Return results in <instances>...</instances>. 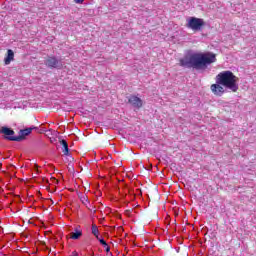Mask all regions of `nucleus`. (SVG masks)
Returning <instances> with one entry per match:
<instances>
[{
	"mask_svg": "<svg viewBox=\"0 0 256 256\" xmlns=\"http://www.w3.org/2000/svg\"><path fill=\"white\" fill-rule=\"evenodd\" d=\"M14 57L15 53L13 52V50L9 49L7 51V57L4 59L5 65H9L11 61H13Z\"/></svg>",
	"mask_w": 256,
	"mask_h": 256,
	"instance_id": "9",
	"label": "nucleus"
},
{
	"mask_svg": "<svg viewBox=\"0 0 256 256\" xmlns=\"http://www.w3.org/2000/svg\"><path fill=\"white\" fill-rule=\"evenodd\" d=\"M83 235V232L81 230L75 229L74 232L70 233V238L77 240Z\"/></svg>",
	"mask_w": 256,
	"mask_h": 256,
	"instance_id": "11",
	"label": "nucleus"
},
{
	"mask_svg": "<svg viewBox=\"0 0 256 256\" xmlns=\"http://www.w3.org/2000/svg\"><path fill=\"white\" fill-rule=\"evenodd\" d=\"M92 235H94V237H96V239H99V228L97 227V225L92 224Z\"/></svg>",
	"mask_w": 256,
	"mask_h": 256,
	"instance_id": "13",
	"label": "nucleus"
},
{
	"mask_svg": "<svg viewBox=\"0 0 256 256\" xmlns=\"http://www.w3.org/2000/svg\"><path fill=\"white\" fill-rule=\"evenodd\" d=\"M33 129H36V128L35 127H30V128L20 130L18 136H16V137H13V136L7 137V140L8 141L21 142V141H23V139H25V137H27V135H31V131H33Z\"/></svg>",
	"mask_w": 256,
	"mask_h": 256,
	"instance_id": "4",
	"label": "nucleus"
},
{
	"mask_svg": "<svg viewBox=\"0 0 256 256\" xmlns=\"http://www.w3.org/2000/svg\"><path fill=\"white\" fill-rule=\"evenodd\" d=\"M98 241H99V243L101 244V245H103V247H107V242L103 239V238H100L99 237V239H97Z\"/></svg>",
	"mask_w": 256,
	"mask_h": 256,
	"instance_id": "14",
	"label": "nucleus"
},
{
	"mask_svg": "<svg viewBox=\"0 0 256 256\" xmlns=\"http://www.w3.org/2000/svg\"><path fill=\"white\" fill-rule=\"evenodd\" d=\"M205 25V22L201 18L191 17L188 19L187 28L192 31H201V27Z\"/></svg>",
	"mask_w": 256,
	"mask_h": 256,
	"instance_id": "3",
	"label": "nucleus"
},
{
	"mask_svg": "<svg viewBox=\"0 0 256 256\" xmlns=\"http://www.w3.org/2000/svg\"><path fill=\"white\" fill-rule=\"evenodd\" d=\"M5 107H7V106H5V104L0 103V109H5Z\"/></svg>",
	"mask_w": 256,
	"mask_h": 256,
	"instance_id": "16",
	"label": "nucleus"
},
{
	"mask_svg": "<svg viewBox=\"0 0 256 256\" xmlns=\"http://www.w3.org/2000/svg\"><path fill=\"white\" fill-rule=\"evenodd\" d=\"M45 65L50 69H61V67H63V61L55 57H48L45 61Z\"/></svg>",
	"mask_w": 256,
	"mask_h": 256,
	"instance_id": "5",
	"label": "nucleus"
},
{
	"mask_svg": "<svg viewBox=\"0 0 256 256\" xmlns=\"http://www.w3.org/2000/svg\"><path fill=\"white\" fill-rule=\"evenodd\" d=\"M79 199H80L81 203H83V205H85V207H87V209H90L89 208L90 202H89V198L87 197V195L80 194Z\"/></svg>",
	"mask_w": 256,
	"mask_h": 256,
	"instance_id": "10",
	"label": "nucleus"
},
{
	"mask_svg": "<svg viewBox=\"0 0 256 256\" xmlns=\"http://www.w3.org/2000/svg\"><path fill=\"white\" fill-rule=\"evenodd\" d=\"M61 145L63 147L62 152L64 153V155H69V145L67 144V141L62 140Z\"/></svg>",
	"mask_w": 256,
	"mask_h": 256,
	"instance_id": "12",
	"label": "nucleus"
},
{
	"mask_svg": "<svg viewBox=\"0 0 256 256\" xmlns=\"http://www.w3.org/2000/svg\"><path fill=\"white\" fill-rule=\"evenodd\" d=\"M211 91L214 93V95L221 97V95L225 93V88H223L220 83H216L211 85Z\"/></svg>",
	"mask_w": 256,
	"mask_h": 256,
	"instance_id": "7",
	"label": "nucleus"
},
{
	"mask_svg": "<svg viewBox=\"0 0 256 256\" xmlns=\"http://www.w3.org/2000/svg\"><path fill=\"white\" fill-rule=\"evenodd\" d=\"M128 103L132 105L135 109H141L143 107V100L137 96H130L128 99Z\"/></svg>",
	"mask_w": 256,
	"mask_h": 256,
	"instance_id": "6",
	"label": "nucleus"
},
{
	"mask_svg": "<svg viewBox=\"0 0 256 256\" xmlns=\"http://www.w3.org/2000/svg\"><path fill=\"white\" fill-rule=\"evenodd\" d=\"M0 133L2 135H5V139H7V137H17V136H13V135H15V131H13V129L6 127V126H4L0 129Z\"/></svg>",
	"mask_w": 256,
	"mask_h": 256,
	"instance_id": "8",
	"label": "nucleus"
},
{
	"mask_svg": "<svg viewBox=\"0 0 256 256\" xmlns=\"http://www.w3.org/2000/svg\"><path fill=\"white\" fill-rule=\"evenodd\" d=\"M85 0H74V3H77L78 5H81Z\"/></svg>",
	"mask_w": 256,
	"mask_h": 256,
	"instance_id": "15",
	"label": "nucleus"
},
{
	"mask_svg": "<svg viewBox=\"0 0 256 256\" xmlns=\"http://www.w3.org/2000/svg\"><path fill=\"white\" fill-rule=\"evenodd\" d=\"M237 81H239V78L233 75V72L231 71H223L216 76V83H220L221 85H223V87L229 89L233 93H237V91L239 90V85H237Z\"/></svg>",
	"mask_w": 256,
	"mask_h": 256,
	"instance_id": "2",
	"label": "nucleus"
},
{
	"mask_svg": "<svg viewBox=\"0 0 256 256\" xmlns=\"http://www.w3.org/2000/svg\"><path fill=\"white\" fill-rule=\"evenodd\" d=\"M106 251H107V253H109V251H110V248H109L108 244H107V247H106Z\"/></svg>",
	"mask_w": 256,
	"mask_h": 256,
	"instance_id": "17",
	"label": "nucleus"
},
{
	"mask_svg": "<svg viewBox=\"0 0 256 256\" xmlns=\"http://www.w3.org/2000/svg\"><path fill=\"white\" fill-rule=\"evenodd\" d=\"M217 58L215 54L211 52L207 53H190L184 58L180 59L181 67H186L187 69H203L211 63H215Z\"/></svg>",
	"mask_w": 256,
	"mask_h": 256,
	"instance_id": "1",
	"label": "nucleus"
}]
</instances>
